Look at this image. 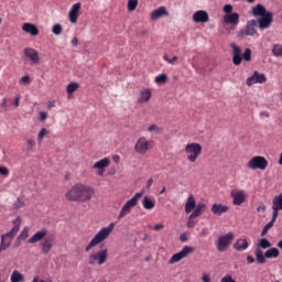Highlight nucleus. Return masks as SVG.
<instances>
[{
    "label": "nucleus",
    "instance_id": "61",
    "mask_svg": "<svg viewBox=\"0 0 282 282\" xmlns=\"http://www.w3.org/2000/svg\"><path fill=\"white\" fill-rule=\"evenodd\" d=\"M53 107H56V101L50 100V101L47 102V109H53Z\"/></svg>",
    "mask_w": 282,
    "mask_h": 282
},
{
    "label": "nucleus",
    "instance_id": "6",
    "mask_svg": "<svg viewBox=\"0 0 282 282\" xmlns=\"http://www.w3.org/2000/svg\"><path fill=\"white\" fill-rule=\"evenodd\" d=\"M109 259V251L101 249L100 251L93 252L88 257V265H105Z\"/></svg>",
    "mask_w": 282,
    "mask_h": 282
},
{
    "label": "nucleus",
    "instance_id": "31",
    "mask_svg": "<svg viewBox=\"0 0 282 282\" xmlns=\"http://www.w3.org/2000/svg\"><path fill=\"white\" fill-rule=\"evenodd\" d=\"M206 210V204L204 203H198L195 208L191 212V216L196 218V217H202L204 215V212Z\"/></svg>",
    "mask_w": 282,
    "mask_h": 282
},
{
    "label": "nucleus",
    "instance_id": "13",
    "mask_svg": "<svg viewBox=\"0 0 282 282\" xmlns=\"http://www.w3.org/2000/svg\"><path fill=\"white\" fill-rule=\"evenodd\" d=\"M230 196L232 198L234 206H241L242 204H246V199L248 198V194H246V191L243 189L231 191Z\"/></svg>",
    "mask_w": 282,
    "mask_h": 282
},
{
    "label": "nucleus",
    "instance_id": "8",
    "mask_svg": "<svg viewBox=\"0 0 282 282\" xmlns=\"http://www.w3.org/2000/svg\"><path fill=\"white\" fill-rule=\"evenodd\" d=\"M268 164V159H265V156L257 155L248 161L247 167L250 169V171H265Z\"/></svg>",
    "mask_w": 282,
    "mask_h": 282
},
{
    "label": "nucleus",
    "instance_id": "10",
    "mask_svg": "<svg viewBox=\"0 0 282 282\" xmlns=\"http://www.w3.org/2000/svg\"><path fill=\"white\" fill-rule=\"evenodd\" d=\"M110 164H111V159L104 158V159L95 162L93 164V169L95 171H97L98 177H102V175H105V171H107V169H109Z\"/></svg>",
    "mask_w": 282,
    "mask_h": 282
},
{
    "label": "nucleus",
    "instance_id": "15",
    "mask_svg": "<svg viewBox=\"0 0 282 282\" xmlns=\"http://www.w3.org/2000/svg\"><path fill=\"white\" fill-rule=\"evenodd\" d=\"M83 4L80 2H76L72 6L68 12V21L73 24L78 23V17H80V8Z\"/></svg>",
    "mask_w": 282,
    "mask_h": 282
},
{
    "label": "nucleus",
    "instance_id": "35",
    "mask_svg": "<svg viewBox=\"0 0 282 282\" xmlns=\"http://www.w3.org/2000/svg\"><path fill=\"white\" fill-rule=\"evenodd\" d=\"M280 251L276 248H271L264 252L267 259H279Z\"/></svg>",
    "mask_w": 282,
    "mask_h": 282
},
{
    "label": "nucleus",
    "instance_id": "36",
    "mask_svg": "<svg viewBox=\"0 0 282 282\" xmlns=\"http://www.w3.org/2000/svg\"><path fill=\"white\" fill-rule=\"evenodd\" d=\"M11 282H24L25 278L23 276V273L14 270L11 274Z\"/></svg>",
    "mask_w": 282,
    "mask_h": 282
},
{
    "label": "nucleus",
    "instance_id": "55",
    "mask_svg": "<svg viewBox=\"0 0 282 282\" xmlns=\"http://www.w3.org/2000/svg\"><path fill=\"white\" fill-rule=\"evenodd\" d=\"M39 120H40V122H45V120H47V112H45V111H41L40 113H39Z\"/></svg>",
    "mask_w": 282,
    "mask_h": 282
},
{
    "label": "nucleus",
    "instance_id": "12",
    "mask_svg": "<svg viewBox=\"0 0 282 282\" xmlns=\"http://www.w3.org/2000/svg\"><path fill=\"white\" fill-rule=\"evenodd\" d=\"M267 80L268 77H265V74L254 70L253 76L247 78L246 85H248V87H252V85H263Z\"/></svg>",
    "mask_w": 282,
    "mask_h": 282
},
{
    "label": "nucleus",
    "instance_id": "57",
    "mask_svg": "<svg viewBox=\"0 0 282 282\" xmlns=\"http://www.w3.org/2000/svg\"><path fill=\"white\" fill-rule=\"evenodd\" d=\"M180 241H182V243H186V241H188V236L186 234H182L180 236Z\"/></svg>",
    "mask_w": 282,
    "mask_h": 282
},
{
    "label": "nucleus",
    "instance_id": "27",
    "mask_svg": "<svg viewBox=\"0 0 282 282\" xmlns=\"http://www.w3.org/2000/svg\"><path fill=\"white\" fill-rule=\"evenodd\" d=\"M248 248H250V243H248V239L246 238H239L234 243V250H236L237 252H246Z\"/></svg>",
    "mask_w": 282,
    "mask_h": 282
},
{
    "label": "nucleus",
    "instance_id": "30",
    "mask_svg": "<svg viewBox=\"0 0 282 282\" xmlns=\"http://www.w3.org/2000/svg\"><path fill=\"white\" fill-rule=\"evenodd\" d=\"M257 20H250L247 22L245 34L246 36H254L257 34Z\"/></svg>",
    "mask_w": 282,
    "mask_h": 282
},
{
    "label": "nucleus",
    "instance_id": "23",
    "mask_svg": "<svg viewBox=\"0 0 282 282\" xmlns=\"http://www.w3.org/2000/svg\"><path fill=\"white\" fill-rule=\"evenodd\" d=\"M47 232L46 228H42L28 240V243H39V241H43L47 237Z\"/></svg>",
    "mask_w": 282,
    "mask_h": 282
},
{
    "label": "nucleus",
    "instance_id": "63",
    "mask_svg": "<svg viewBox=\"0 0 282 282\" xmlns=\"http://www.w3.org/2000/svg\"><path fill=\"white\" fill-rule=\"evenodd\" d=\"M257 212L258 213H265V205L258 206Z\"/></svg>",
    "mask_w": 282,
    "mask_h": 282
},
{
    "label": "nucleus",
    "instance_id": "49",
    "mask_svg": "<svg viewBox=\"0 0 282 282\" xmlns=\"http://www.w3.org/2000/svg\"><path fill=\"white\" fill-rule=\"evenodd\" d=\"M30 83H32L30 75L22 76L19 80V85H30Z\"/></svg>",
    "mask_w": 282,
    "mask_h": 282
},
{
    "label": "nucleus",
    "instance_id": "48",
    "mask_svg": "<svg viewBox=\"0 0 282 282\" xmlns=\"http://www.w3.org/2000/svg\"><path fill=\"white\" fill-rule=\"evenodd\" d=\"M242 58L247 63H250V61H252V51L250 48H246L243 54H242Z\"/></svg>",
    "mask_w": 282,
    "mask_h": 282
},
{
    "label": "nucleus",
    "instance_id": "47",
    "mask_svg": "<svg viewBox=\"0 0 282 282\" xmlns=\"http://www.w3.org/2000/svg\"><path fill=\"white\" fill-rule=\"evenodd\" d=\"M197 226V220H195V216L189 215L187 218L186 227L195 228Z\"/></svg>",
    "mask_w": 282,
    "mask_h": 282
},
{
    "label": "nucleus",
    "instance_id": "39",
    "mask_svg": "<svg viewBox=\"0 0 282 282\" xmlns=\"http://www.w3.org/2000/svg\"><path fill=\"white\" fill-rule=\"evenodd\" d=\"M258 248H261L262 250H268V248H272V243H270V240H268V238H261L258 242Z\"/></svg>",
    "mask_w": 282,
    "mask_h": 282
},
{
    "label": "nucleus",
    "instance_id": "50",
    "mask_svg": "<svg viewBox=\"0 0 282 282\" xmlns=\"http://www.w3.org/2000/svg\"><path fill=\"white\" fill-rule=\"evenodd\" d=\"M163 61H165V63H169V65H175V63H177V56H174L173 58H169V55L164 54Z\"/></svg>",
    "mask_w": 282,
    "mask_h": 282
},
{
    "label": "nucleus",
    "instance_id": "45",
    "mask_svg": "<svg viewBox=\"0 0 282 282\" xmlns=\"http://www.w3.org/2000/svg\"><path fill=\"white\" fill-rule=\"evenodd\" d=\"M45 135H50V131L45 128H42L37 134V142L39 144H42L43 142V138H45Z\"/></svg>",
    "mask_w": 282,
    "mask_h": 282
},
{
    "label": "nucleus",
    "instance_id": "40",
    "mask_svg": "<svg viewBox=\"0 0 282 282\" xmlns=\"http://www.w3.org/2000/svg\"><path fill=\"white\" fill-rule=\"evenodd\" d=\"M265 253L263 254V251L261 249L256 250V260L257 263H260L261 265L265 263Z\"/></svg>",
    "mask_w": 282,
    "mask_h": 282
},
{
    "label": "nucleus",
    "instance_id": "3",
    "mask_svg": "<svg viewBox=\"0 0 282 282\" xmlns=\"http://www.w3.org/2000/svg\"><path fill=\"white\" fill-rule=\"evenodd\" d=\"M144 195V192L141 191L139 193H135L131 199L127 200L126 204L121 207V210L119 212L117 219H124L127 215H131V210L138 206V202L142 199V196Z\"/></svg>",
    "mask_w": 282,
    "mask_h": 282
},
{
    "label": "nucleus",
    "instance_id": "38",
    "mask_svg": "<svg viewBox=\"0 0 282 282\" xmlns=\"http://www.w3.org/2000/svg\"><path fill=\"white\" fill-rule=\"evenodd\" d=\"M278 217H274V215H272L271 220L264 226V228L261 231V237H265V235H268V230L270 228H272V226H274V221H276Z\"/></svg>",
    "mask_w": 282,
    "mask_h": 282
},
{
    "label": "nucleus",
    "instance_id": "32",
    "mask_svg": "<svg viewBox=\"0 0 282 282\" xmlns=\"http://www.w3.org/2000/svg\"><path fill=\"white\" fill-rule=\"evenodd\" d=\"M142 206L145 210H153V208H155V200L149 196H144L142 200Z\"/></svg>",
    "mask_w": 282,
    "mask_h": 282
},
{
    "label": "nucleus",
    "instance_id": "58",
    "mask_svg": "<svg viewBox=\"0 0 282 282\" xmlns=\"http://www.w3.org/2000/svg\"><path fill=\"white\" fill-rule=\"evenodd\" d=\"M203 282H210V275H208V273H203V278H202Z\"/></svg>",
    "mask_w": 282,
    "mask_h": 282
},
{
    "label": "nucleus",
    "instance_id": "2",
    "mask_svg": "<svg viewBox=\"0 0 282 282\" xmlns=\"http://www.w3.org/2000/svg\"><path fill=\"white\" fill-rule=\"evenodd\" d=\"M113 228H116L115 223H110L107 227L101 228L85 247V252H90L93 248L100 246L113 232Z\"/></svg>",
    "mask_w": 282,
    "mask_h": 282
},
{
    "label": "nucleus",
    "instance_id": "7",
    "mask_svg": "<svg viewBox=\"0 0 282 282\" xmlns=\"http://www.w3.org/2000/svg\"><path fill=\"white\" fill-rule=\"evenodd\" d=\"M232 241H235V234H232V231L221 235L217 239L216 249L219 252H226L230 248Z\"/></svg>",
    "mask_w": 282,
    "mask_h": 282
},
{
    "label": "nucleus",
    "instance_id": "52",
    "mask_svg": "<svg viewBox=\"0 0 282 282\" xmlns=\"http://www.w3.org/2000/svg\"><path fill=\"white\" fill-rule=\"evenodd\" d=\"M26 144H28V151H34V145L36 144V142L34 141V139H26Z\"/></svg>",
    "mask_w": 282,
    "mask_h": 282
},
{
    "label": "nucleus",
    "instance_id": "34",
    "mask_svg": "<svg viewBox=\"0 0 282 282\" xmlns=\"http://www.w3.org/2000/svg\"><path fill=\"white\" fill-rule=\"evenodd\" d=\"M30 237V228L24 227L17 238V246H21V241H25Z\"/></svg>",
    "mask_w": 282,
    "mask_h": 282
},
{
    "label": "nucleus",
    "instance_id": "53",
    "mask_svg": "<svg viewBox=\"0 0 282 282\" xmlns=\"http://www.w3.org/2000/svg\"><path fill=\"white\" fill-rule=\"evenodd\" d=\"M150 228H151V230H155L158 232L160 230H164V224L163 223H158L156 225L151 226Z\"/></svg>",
    "mask_w": 282,
    "mask_h": 282
},
{
    "label": "nucleus",
    "instance_id": "14",
    "mask_svg": "<svg viewBox=\"0 0 282 282\" xmlns=\"http://www.w3.org/2000/svg\"><path fill=\"white\" fill-rule=\"evenodd\" d=\"M273 21H274V13L273 12H268L267 14L262 15L258 20V28H259V30H268V29H270Z\"/></svg>",
    "mask_w": 282,
    "mask_h": 282
},
{
    "label": "nucleus",
    "instance_id": "64",
    "mask_svg": "<svg viewBox=\"0 0 282 282\" xmlns=\"http://www.w3.org/2000/svg\"><path fill=\"white\" fill-rule=\"evenodd\" d=\"M247 263L250 265L252 263H254V259L252 258V256H248L247 257Z\"/></svg>",
    "mask_w": 282,
    "mask_h": 282
},
{
    "label": "nucleus",
    "instance_id": "51",
    "mask_svg": "<svg viewBox=\"0 0 282 282\" xmlns=\"http://www.w3.org/2000/svg\"><path fill=\"white\" fill-rule=\"evenodd\" d=\"M10 246H11V240L6 242L4 238H2L1 243H0V252L2 250H8V248H10Z\"/></svg>",
    "mask_w": 282,
    "mask_h": 282
},
{
    "label": "nucleus",
    "instance_id": "11",
    "mask_svg": "<svg viewBox=\"0 0 282 282\" xmlns=\"http://www.w3.org/2000/svg\"><path fill=\"white\" fill-rule=\"evenodd\" d=\"M20 228H21V217H17L13 220L12 229L9 232L1 236V241H3V239L6 243H8V241H12L13 237H17V232H19Z\"/></svg>",
    "mask_w": 282,
    "mask_h": 282
},
{
    "label": "nucleus",
    "instance_id": "41",
    "mask_svg": "<svg viewBox=\"0 0 282 282\" xmlns=\"http://www.w3.org/2000/svg\"><path fill=\"white\" fill-rule=\"evenodd\" d=\"M149 133H154V135H160L164 131L162 127H159L158 124H151L148 128Z\"/></svg>",
    "mask_w": 282,
    "mask_h": 282
},
{
    "label": "nucleus",
    "instance_id": "16",
    "mask_svg": "<svg viewBox=\"0 0 282 282\" xmlns=\"http://www.w3.org/2000/svg\"><path fill=\"white\" fill-rule=\"evenodd\" d=\"M83 4L80 2H76L72 6L68 12V21L73 24L78 23V17H80V8Z\"/></svg>",
    "mask_w": 282,
    "mask_h": 282
},
{
    "label": "nucleus",
    "instance_id": "5",
    "mask_svg": "<svg viewBox=\"0 0 282 282\" xmlns=\"http://www.w3.org/2000/svg\"><path fill=\"white\" fill-rule=\"evenodd\" d=\"M153 147L154 143L152 140L147 139V137H140L134 144V153L138 155H147Z\"/></svg>",
    "mask_w": 282,
    "mask_h": 282
},
{
    "label": "nucleus",
    "instance_id": "46",
    "mask_svg": "<svg viewBox=\"0 0 282 282\" xmlns=\"http://www.w3.org/2000/svg\"><path fill=\"white\" fill-rule=\"evenodd\" d=\"M52 33L55 34V36H61V34H63V25L54 24L52 28Z\"/></svg>",
    "mask_w": 282,
    "mask_h": 282
},
{
    "label": "nucleus",
    "instance_id": "54",
    "mask_svg": "<svg viewBox=\"0 0 282 282\" xmlns=\"http://www.w3.org/2000/svg\"><path fill=\"white\" fill-rule=\"evenodd\" d=\"M0 175L8 177V175H10V170L6 166H0Z\"/></svg>",
    "mask_w": 282,
    "mask_h": 282
},
{
    "label": "nucleus",
    "instance_id": "20",
    "mask_svg": "<svg viewBox=\"0 0 282 282\" xmlns=\"http://www.w3.org/2000/svg\"><path fill=\"white\" fill-rule=\"evenodd\" d=\"M194 23H208L210 21V17L207 11L198 10L193 14Z\"/></svg>",
    "mask_w": 282,
    "mask_h": 282
},
{
    "label": "nucleus",
    "instance_id": "26",
    "mask_svg": "<svg viewBox=\"0 0 282 282\" xmlns=\"http://www.w3.org/2000/svg\"><path fill=\"white\" fill-rule=\"evenodd\" d=\"M224 23H227L228 25H239V13L232 12V13H226L223 17Z\"/></svg>",
    "mask_w": 282,
    "mask_h": 282
},
{
    "label": "nucleus",
    "instance_id": "28",
    "mask_svg": "<svg viewBox=\"0 0 282 282\" xmlns=\"http://www.w3.org/2000/svg\"><path fill=\"white\" fill-rule=\"evenodd\" d=\"M22 32H25V34H30L31 36H39V28L30 22H25L22 24Z\"/></svg>",
    "mask_w": 282,
    "mask_h": 282
},
{
    "label": "nucleus",
    "instance_id": "37",
    "mask_svg": "<svg viewBox=\"0 0 282 282\" xmlns=\"http://www.w3.org/2000/svg\"><path fill=\"white\" fill-rule=\"evenodd\" d=\"M78 87H80V85L76 82L67 85L66 93H67L68 98H72V94H74V91H76L78 89Z\"/></svg>",
    "mask_w": 282,
    "mask_h": 282
},
{
    "label": "nucleus",
    "instance_id": "43",
    "mask_svg": "<svg viewBox=\"0 0 282 282\" xmlns=\"http://www.w3.org/2000/svg\"><path fill=\"white\" fill-rule=\"evenodd\" d=\"M166 80H169V76L166 74H160L154 78V83H156V85H164Z\"/></svg>",
    "mask_w": 282,
    "mask_h": 282
},
{
    "label": "nucleus",
    "instance_id": "44",
    "mask_svg": "<svg viewBox=\"0 0 282 282\" xmlns=\"http://www.w3.org/2000/svg\"><path fill=\"white\" fill-rule=\"evenodd\" d=\"M272 54L276 58H279V56H282V45L281 44H274L273 47H272Z\"/></svg>",
    "mask_w": 282,
    "mask_h": 282
},
{
    "label": "nucleus",
    "instance_id": "60",
    "mask_svg": "<svg viewBox=\"0 0 282 282\" xmlns=\"http://www.w3.org/2000/svg\"><path fill=\"white\" fill-rule=\"evenodd\" d=\"M19 105H21V96L14 98V107H19Z\"/></svg>",
    "mask_w": 282,
    "mask_h": 282
},
{
    "label": "nucleus",
    "instance_id": "33",
    "mask_svg": "<svg viewBox=\"0 0 282 282\" xmlns=\"http://www.w3.org/2000/svg\"><path fill=\"white\" fill-rule=\"evenodd\" d=\"M268 10H265V7L262 4H257L252 8V15L253 17H264V14H268Z\"/></svg>",
    "mask_w": 282,
    "mask_h": 282
},
{
    "label": "nucleus",
    "instance_id": "22",
    "mask_svg": "<svg viewBox=\"0 0 282 282\" xmlns=\"http://www.w3.org/2000/svg\"><path fill=\"white\" fill-rule=\"evenodd\" d=\"M213 215H216V217H221L225 213H228L229 207L227 205L215 203L212 205L210 208Z\"/></svg>",
    "mask_w": 282,
    "mask_h": 282
},
{
    "label": "nucleus",
    "instance_id": "1",
    "mask_svg": "<svg viewBox=\"0 0 282 282\" xmlns=\"http://www.w3.org/2000/svg\"><path fill=\"white\" fill-rule=\"evenodd\" d=\"M94 195H96V189L84 183L74 184L65 193V197L68 202H78L80 204L91 202Z\"/></svg>",
    "mask_w": 282,
    "mask_h": 282
},
{
    "label": "nucleus",
    "instance_id": "42",
    "mask_svg": "<svg viewBox=\"0 0 282 282\" xmlns=\"http://www.w3.org/2000/svg\"><path fill=\"white\" fill-rule=\"evenodd\" d=\"M127 10L128 12H135L138 10V0H128Z\"/></svg>",
    "mask_w": 282,
    "mask_h": 282
},
{
    "label": "nucleus",
    "instance_id": "17",
    "mask_svg": "<svg viewBox=\"0 0 282 282\" xmlns=\"http://www.w3.org/2000/svg\"><path fill=\"white\" fill-rule=\"evenodd\" d=\"M23 54L25 58H29L33 65H39L41 57L39 56V51L32 47H24Z\"/></svg>",
    "mask_w": 282,
    "mask_h": 282
},
{
    "label": "nucleus",
    "instance_id": "21",
    "mask_svg": "<svg viewBox=\"0 0 282 282\" xmlns=\"http://www.w3.org/2000/svg\"><path fill=\"white\" fill-rule=\"evenodd\" d=\"M230 47L232 48V63L234 65H241L243 57L241 56V47L237 46V44L231 43Z\"/></svg>",
    "mask_w": 282,
    "mask_h": 282
},
{
    "label": "nucleus",
    "instance_id": "56",
    "mask_svg": "<svg viewBox=\"0 0 282 282\" xmlns=\"http://www.w3.org/2000/svg\"><path fill=\"white\" fill-rule=\"evenodd\" d=\"M223 10L226 14H232V6L231 4H225Z\"/></svg>",
    "mask_w": 282,
    "mask_h": 282
},
{
    "label": "nucleus",
    "instance_id": "19",
    "mask_svg": "<svg viewBox=\"0 0 282 282\" xmlns=\"http://www.w3.org/2000/svg\"><path fill=\"white\" fill-rule=\"evenodd\" d=\"M152 96L153 91L151 88H143L139 91L138 102H140V105H147V102H150Z\"/></svg>",
    "mask_w": 282,
    "mask_h": 282
},
{
    "label": "nucleus",
    "instance_id": "24",
    "mask_svg": "<svg viewBox=\"0 0 282 282\" xmlns=\"http://www.w3.org/2000/svg\"><path fill=\"white\" fill-rule=\"evenodd\" d=\"M273 216L279 217V210H282V194L275 195L272 199Z\"/></svg>",
    "mask_w": 282,
    "mask_h": 282
},
{
    "label": "nucleus",
    "instance_id": "62",
    "mask_svg": "<svg viewBox=\"0 0 282 282\" xmlns=\"http://www.w3.org/2000/svg\"><path fill=\"white\" fill-rule=\"evenodd\" d=\"M1 107H2V109H7L8 108V98H3L2 99Z\"/></svg>",
    "mask_w": 282,
    "mask_h": 282
},
{
    "label": "nucleus",
    "instance_id": "9",
    "mask_svg": "<svg viewBox=\"0 0 282 282\" xmlns=\"http://www.w3.org/2000/svg\"><path fill=\"white\" fill-rule=\"evenodd\" d=\"M195 252V248L191 246H184L181 251L174 253L169 260V265H174V263H180L182 259H186L188 254H193Z\"/></svg>",
    "mask_w": 282,
    "mask_h": 282
},
{
    "label": "nucleus",
    "instance_id": "18",
    "mask_svg": "<svg viewBox=\"0 0 282 282\" xmlns=\"http://www.w3.org/2000/svg\"><path fill=\"white\" fill-rule=\"evenodd\" d=\"M169 9L166 7L162 6L151 11L150 13V21H158L162 19V17H169Z\"/></svg>",
    "mask_w": 282,
    "mask_h": 282
},
{
    "label": "nucleus",
    "instance_id": "59",
    "mask_svg": "<svg viewBox=\"0 0 282 282\" xmlns=\"http://www.w3.org/2000/svg\"><path fill=\"white\" fill-rule=\"evenodd\" d=\"M112 162H115V164H120V155L115 154V155L112 156Z\"/></svg>",
    "mask_w": 282,
    "mask_h": 282
},
{
    "label": "nucleus",
    "instance_id": "29",
    "mask_svg": "<svg viewBox=\"0 0 282 282\" xmlns=\"http://www.w3.org/2000/svg\"><path fill=\"white\" fill-rule=\"evenodd\" d=\"M197 206V200H195V196L193 194H191L186 202H185V206H184V210L186 213V215H191L192 210H195Z\"/></svg>",
    "mask_w": 282,
    "mask_h": 282
},
{
    "label": "nucleus",
    "instance_id": "4",
    "mask_svg": "<svg viewBox=\"0 0 282 282\" xmlns=\"http://www.w3.org/2000/svg\"><path fill=\"white\" fill-rule=\"evenodd\" d=\"M187 162L191 164H195L197 162L199 155H202V144L197 142L187 143L184 148Z\"/></svg>",
    "mask_w": 282,
    "mask_h": 282
},
{
    "label": "nucleus",
    "instance_id": "25",
    "mask_svg": "<svg viewBox=\"0 0 282 282\" xmlns=\"http://www.w3.org/2000/svg\"><path fill=\"white\" fill-rule=\"evenodd\" d=\"M40 246L43 254H50V251L52 250V248H54V238L47 237L46 239L41 241Z\"/></svg>",
    "mask_w": 282,
    "mask_h": 282
}]
</instances>
